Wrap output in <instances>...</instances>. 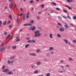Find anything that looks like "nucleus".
<instances>
[{
	"label": "nucleus",
	"mask_w": 76,
	"mask_h": 76,
	"mask_svg": "<svg viewBox=\"0 0 76 76\" xmlns=\"http://www.w3.org/2000/svg\"><path fill=\"white\" fill-rule=\"evenodd\" d=\"M58 18H59V19H60V20H61V19H62V18L61 17H60V16H58Z\"/></svg>",
	"instance_id": "nucleus-39"
},
{
	"label": "nucleus",
	"mask_w": 76,
	"mask_h": 76,
	"mask_svg": "<svg viewBox=\"0 0 76 76\" xmlns=\"http://www.w3.org/2000/svg\"><path fill=\"white\" fill-rule=\"evenodd\" d=\"M37 18L38 20L40 19V18L39 17V16H37Z\"/></svg>",
	"instance_id": "nucleus-47"
},
{
	"label": "nucleus",
	"mask_w": 76,
	"mask_h": 76,
	"mask_svg": "<svg viewBox=\"0 0 76 76\" xmlns=\"http://www.w3.org/2000/svg\"><path fill=\"white\" fill-rule=\"evenodd\" d=\"M29 18V15H27L26 16V18Z\"/></svg>",
	"instance_id": "nucleus-60"
},
{
	"label": "nucleus",
	"mask_w": 76,
	"mask_h": 76,
	"mask_svg": "<svg viewBox=\"0 0 76 76\" xmlns=\"http://www.w3.org/2000/svg\"><path fill=\"white\" fill-rule=\"evenodd\" d=\"M10 47H11L10 46H9L8 47V50H10Z\"/></svg>",
	"instance_id": "nucleus-51"
},
{
	"label": "nucleus",
	"mask_w": 76,
	"mask_h": 76,
	"mask_svg": "<svg viewBox=\"0 0 76 76\" xmlns=\"http://www.w3.org/2000/svg\"><path fill=\"white\" fill-rule=\"evenodd\" d=\"M14 61H15V60H13L11 62V64H13V62H14Z\"/></svg>",
	"instance_id": "nucleus-36"
},
{
	"label": "nucleus",
	"mask_w": 76,
	"mask_h": 76,
	"mask_svg": "<svg viewBox=\"0 0 76 76\" xmlns=\"http://www.w3.org/2000/svg\"><path fill=\"white\" fill-rule=\"evenodd\" d=\"M30 56H36L37 55L35 53H30Z\"/></svg>",
	"instance_id": "nucleus-6"
},
{
	"label": "nucleus",
	"mask_w": 76,
	"mask_h": 76,
	"mask_svg": "<svg viewBox=\"0 0 76 76\" xmlns=\"http://www.w3.org/2000/svg\"><path fill=\"white\" fill-rule=\"evenodd\" d=\"M3 25H6V22L4 21L3 23Z\"/></svg>",
	"instance_id": "nucleus-22"
},
{
	"label": "nucleus",
	"mask_w": 76,
	"mask_h": 76,
	"mask_svg": "<svg viewBox=\"0 0 76 76\" xmlns=\"http://www.w3.org/2000/svg\"><path fill=\"white\" fill-rule=\"evenodd\" d=\"M29 30H32V27H30L28 28Z\"/></svg>",
	"instance_id": "nucleus-48"
},
{
	"label": "nucleus",
	"mask_w": 76,
	"mask_h": 76,
	"mask_svg": "<svg viewBox=\"0 0 76 76\" xmlns=\"http://www.w3.org/2000/svg\"><path fill=\"white\" fill-rule=\"evenodd\" d=\"M57 36L58 38H61V35L60 34H57Z\"/></svg>",
	"instance_id": "nucleus-13"
},
{
	"label": "nucleus",
	"mask_w": 76,
	"mask_h": 76,
	"mask_svg": "<svg viewBox=\"0 0 76 76\" xmlns=\"http://www.w3.org/2000/svg\"><path fill=\"white\" fill-rule=\"evenodd\" d=\"M9 18H10V19L12 20V15L11 14H10L9 16Z\"/></svg>",
	"instance_id": "nucleus-18"
},
{
	"label": "nucleus",
	"mask_w": 76,
	"mask_h": 76,
	"mask_svg": "<svg viewBox=\"0 0 76 76\" xmlns=\"http://www.w3.org/2000/svg\"><path fill=\"white\" fill-rule=\"evenodd\" d=\"M2 24V22L1 21V20L0 21V25H1Z\"/></svg>",
	"instance_id": "nucleus-55"
},
{
	"label": "nucleus",
	"mask_w": 76,
	"mask_h": 76,
	"mask_svg": "<svg viewBox=\"0 0 76 76\" xmlns=\"http://www.w3.org/2000/svg\"><path fill=\"white\" fill-rule=\"evenodd\" d=\"M50 50V51H51L52 50H54V49L53 47H50L49 49Z\"/></svg>",
	"instance_id": "nucleus-11"
},
{
	"label": "nucleus",
	"mask_w": 76,
	"mask_h": 76,
	"mask_svg": "<svg viewBox=\"0 0 76 76\" xmlns=\"http://www.w3.org/2000/svg\"><path fill=\"white\" fill-rule=\"evenodd\" d=\"M34 34H35V37H40L41 35V34L39 33V31L37 30L35 31L34 32Z\"/></svg>",
	"instance_id": "nucleus-1"
},
{
	"label": "nucleus",
	"mask_w": 76,
	"mask_h": 76,
	"mask_svg": "<svg viewBox=\"0 0 76 76\" xmlns=\"http://www.w3.org/2000/svg\"><path fill=\"white\" fill-rule=\"evenodd\" d=\"M51 3L52 4H53L54 6H56L57 5V4L56 3H54L53 2H52Z\"/></svg>",
	"instance_id": "nucleus-19"
},
{
	"label": "nucleus",
	"mask_w": 76,
	"mask_h": 76,
	"mask_svg": "<svg viewBox=\"0 0 76 76\" xmlns=\"http://www.w3.org/2000/svg\"><path fill=\"white\" fill-rule=\"evenodd\" d=\"M23 26H32V24L31 23H30V24H28V23L24 24L23 25Z\"/></svg>",
	"instance_id": "nucleus-2"
},
{
	"label": "nucleus",
	"mask_w": 76,
	"mask_h": 76,
	"mask_svg": "<svg viewBox=\"0 0 76 76\" xmlns=\"http://www.w3.org/2000/svg\"><path fill=\"white\" fill-rule=\"evenodd\" d=\"M63 11H64V12H65V13H67V11L64 10H63Z\"/></svg>",
	"instance_id": "nucleus-43"
},
{
	"label": "nucleus",
	"mask_w": 76,
	"mask_h": 76,
	"mask_svg": "<svg viewBox=\"0 0 76 76\" xmlns=\"http://www.w3.org/2000/svg\"><path fill=\"white\" fill-rule=\"evenodd\" d=\"M8 33L7 32H5L4 33V35H7V34Z\"/></svg>",
	"instance_id": "nucleus-26"
},
{
	"label": "nucleus",
	"mask_w": 76,
	"mask_h": 76,
	"mask_svg": "<svg viewBox=\"0 0 76 76\" xmlns=\"http://www.w3.org/2000/svg\"><path fill=\"white\" fill-rule=\"evenodd\" d=\"M42 13V12H39L38 13V14L39 15H40V14H41Z\"/></svg>",
	"instance_id": "nucleus-62"
},
{
	"label": "nucleus",
	"mask_w": 76,
	"mask_h": 76,
	"mask_svg": "<svg viewBox=\"0 0 76 76\" xmlns=\"http://www.w3.org/2000/svg\"><path fill=\"white\" fill-rule=\"evenodd\" d=\"M9 7L10 9H12L13 7V4L12 3H11L9 5Z\"/></svg>",
	"instance_id": "nucleus-3"
},
{
	"label": "nucleus",
	"mask_w": 76,
	"mask_h": 76,
	"mask_svg": "<svg viewBox=\"0 0 76 76\" xmlns=\"http://www.w3.org/2000/svg\"><path fill=\"white\" fill-rule=\"evenodd\" d=\"M10 63H11V62L10 61V60H9L7 61V63L8 64H10Z\"/></svg>",
	"instance_id": "nucleus-25"
},
{
	"label": "nucleus",
	"mask_w": 76,
	"mask_h": 76,
	"mask_svg": "<svg viewBox=\"0 0 76 76\" xmlns=\"http://www.w3.org/2000/svg\"><path fill=\"white\" fill-rule=\"evenodd\" d=\"M28 46H29V44H27L25 45V47L27 48Z\"/></svg>",
	"instance_id": "nucleus-32"
},
{
	"label": "nucleus",
	"mask_w": 76,
	"mask_h": 76,
	"mask_svg": "<svg viewBox=\"0 0 76 76\" xmlns=\"http://www.w3.org/2000/svg\"><path fill=\"white\" fill-rule=\"evenodd\" d=\"M41 64V62H40V61H38L36 63V64L37 66H39V65H40Z\"/></svg>",
	"instance_id": "nucleus-8"
},
{
	"label": "nucleus",
	"mask_w": 76,
	"mask_h": 76,
	"mask_svg": "<svg viewBox=\"0 0 76 76\" xmlns=\"http://www.w3.org/2000/svg\"><path fill=\"white\" fill-rule=\"evenodd\" d=\"M59 30L60 31H61V32H63V31H64V29L62 28H60L59 29Z\"/></svg>",
	"instance_id": "nucleus-10"
},
{
	"label": "nucleus",
	"mask_w": 76,
	"mask_h": 76,
	"mask_svg": "<svg viewBox=\"0 0 76 76\" xmlns=\"http://www.w3.org/2000/svg\"><path fill=\"white\" fill-rule=\"evenodd\" d=\"M62 17L64 18H65V19H67V18L66 17H64V16H62Z\"/></svg>",
	"instance_id": "nucleus-50"
},
{
	"label": "nucleus",
	"mask_w": 76,
	"mask_h": 76,
	"mask_svg": "<svg viewBox=\"0 0 76 76\" xmlns=\"http://www.w3.org/2000/svg\"><path fill=\"white\" fill-rule=\"evenodd\" d=\"M50 38H53V34L52 33L50 34Z\"/></svg>",
	"instance_id": "nucleus-14"
},
{
	"label": "nucleus",
	"mask_w": 76,
	"mask_h": 76,
	"mask_svg": "<svg viewBox=\"0 0 76 76\" xmlns=\"http://www.w3.org/2000/svg\"><path fill=\"white\" fill-rule=\"evenodd\" d=\"M7 6H6L5 7L4 9H5V10L7 9Z\"/></svg>",
	"instance_id": "nucleus-63"
},
{
	"label": "nucleus",
	"mask_w": 76,
	"mask_h": 76,
	"mask_svg": "<svg viewBox=\"0 0 76 76\" xmlns=\"http://www.w3.org/2000/svg\"><path fill=\"white\" fill-rule=\"evenodd\" d=\"M73 19H76V16H74L73 17Z\"/></svg>",
	"instance_id": "nucleus-34"
},
{
	"label": "nucleus",
	"mask_w": 76,
	"mask_h": 76,
	"mask_svg": "<svg viewBox=\"0 0 76 76\" xmlns=\"http://www.w3.org/2000/svg\"><path fill=\"white\" fill-rule=\"evenodd\" d=\"M34 2V1L33 0H31L30 1V3H32Z\"/></svg>",
	"instance_id": "nucleus-45"
},
{
	"label": "nucleus",
	"mask_w": 76,
	"mask_h": 76,
	"mask_svg": "<svg viewBox=\"0 0 76 76\" xmlns=\"http://www.w3.org/2000/svg\"><path fill=\"white\" fill-rule=\"evenodd\" d=\"M15 58V56H12L10 58V60H13V59H14Z\"/></svg>",
	"instance_id": "nucleus-12"
},
{
	"label": "nucleus",
	"mask_w": 76,
	"mask_h": 76,
	"mask_svg": "<svg viewBox=\"0 0 76 76\" xmlns=\"http://www.w3.org/2000/svg\"><path fill=\"white\" fill-rule=\"evenodd\" d=\"M12 48L13 49H16V46H13Z\"/></svg>",
	"instance_id": "nucleus-24"
},
{
	"label": "nucleus",
	"mask_w": 76,
	"mask_h": 76,
	"mask_svg": "<svg viewBox=\"0 0 76 76\" xmlns=\"http://www.w3.org/2000/svg\"><path fill=\"white\" fill-rule=\"evenodd\" d=\"M73 42L74 43H76V41L75 40H74L73 41Z\"/></svg>",
	"instance_id": "nucleus-42"
},
{
	"label": "nucleus",
	"mask_w": 76,
	"mask_h": 76,
	"mask_svg": "<svg viewBox=\"0 0 76 76\" xmlns=\"http://www.w3.org/2000/svg\"><path fill=\"white\" fill-rule=\"evenodd\" d=\"M64 26L66 28H69V26L67 25V23H65V25H64Z\"/></svg>",
	"instance_id": "nucleus-7"
},
{
	"label": "nucleus",
	"mask_w": 76,
	"mask_h": 76,
	"mask_svg": "<svg viewBox=\"0 0 76 76\" xmlns=\"http://www.w3.org/2000/svg\"><path fill=\"white\" fill-rule=\"evenodd\" d=\"M34 73H38V70H36L34 72Z\"/></svg>",
	"instance_id": "nucleus-31"
},
{
	"label": "nucleus",
	"mask_w": 76,
	"mask_h": 76,
	"mask_svg": "<svg viewBox=\"0 0 76 76\" xmlns=\"http://www.w3.org/2000/svg\"><path fill=\"white\" fill-rule=\"evenodd\" d=\"M20 41V39H18L17 40H16V42H18V41Z\"/></svg>",
	"instance_id": "nucleus-30"
},
{
	"label": "nucleus",
	"mask_w": 76,
	"mask_h": 76,
	"mask_svg": "<svg viewBox=\"0 0 76 76\" xmlns=\"http://www.w3.org/2000/svg\"><path fill=\"white\" fill-rule=\"evenodd\" d=\"M67 2H69V3H70V2H72L73 1L72 0H67Z\"/></svg>",
	"instance_id": "nucleus-17"
},
{
	"label": "nucleus",
	"mask_w": 76,
	"mask_h": 76,
	"mask_svg": "<svg viewBox=\"0 0 76 76\" xmlns=\"http://www.w3.org/2000/svg\"><path fill=\"white\" fill-rule=\"evenodd\" d=\"M4 67H5V66H3L2 67V69H4Z\"/></svg>",
	"instance_id": "nucleus-54"
},
{
	"label": "nucleus",
	"mask_w": 76,
	"mask_h": 76,
	"mask_svg": "<svg viewBox=\"0 0 76 76\" xmlns=\"http://www.w3.org/2000/svg\"><path fill=\"white\" fill-rule=\"evenodd\" d=\"M9 42V41H7L6 43H5V45H6L7 43Z\"/></svg>",
	"instance_id": "nucleus-53"
},
{
	"label": "nucleus",
	"mask_w": 76,
	"mask_h": 76,
	"mask_svg": "<svg viewBox=\"0 0 76 76\" xmlns=\"http://www.w3.org/2000/svg\"><path fill=\"white\" fill-rule=\"evenodd\" d=\"M70 25H71L72 26H75V25H74L72 23H71Z\"/></svg>",
	"instance_id": "nucleus-46"
},
{
	"label": "nucleus",
	"mask_w": 76,
	"mask_h": 76,
	"mask_svg": "<svg viewBox=\"0 0 76 76\" xmlns=\"http://www.w3.org/2000/svg\"><path fill=\"white\" fill-rule=\"evenodd\" d=\"M46 55L47 56H51V53H47L46 54Z\"/></svg>",
	"instance_id": "nucleus-20"
},
{
	"label": "nucleus",
	"mask_w": 76,
	"mask_h": 76,
	"mask_svg": "<svg viewBox=\"0 0 76 76\" xmlns=\"http://www.w3.org/2000/svg\"><path fill=\"white\" fill-rule=\"evenodd\" d=\"M8 1L10 2H12V0H8Z\"/></svg>",
	"instance_id": "nucleus-58"
},
{
	"label": "nucleus",
	"mask_w": 76,
	"mask_h": 76,
	"mask_svg": "<svg viewBox=\"0 0 76 76\" xmlns=\"http://www.w3.org/2000/svg\"><path fill=\"white\" fill-rule=\"evenodd\" d=\"M3 45H4V43H2L1 45V47H3Z\"/></svg>",
	"instance_id": "nucleus-27"
},
{
	"label": "nucleus",
	"mask_w": 76,
	"mask_h": 76,
	"mask_svg": "<svg viewBox=\"0 0 76 76\" xmlns=\"http://www.w3.org/2000/svg\"><path fill=\"white\" fill-rule=\"evenodd\" d=\"M6 48V47H4V48H1L0 49V52H1V51H4Z\"/></svg>",
	"instance_id": "nucleus-4"
},
{
	"label": "nucleus",
	"mask_w": 76,
	"mask_h": 76,
	"mask_svg": "<svg viewBox=\"0 0 76 76\" xmlns=\"http://www.w3.org/2000/svg\"><path fill=\"white\" fill-rule=\"evenodd\" d=\"M35 26H33L32 27H31V29H32V31H34V30H35Z\"/></svg>",
	"instance_id": "nucleus-9"
},
{
	"label": "nucleus",
	"mask_w": 76,
	"mask_h": 76,
	"mask_svg": "<svg viewBox=\"0 0 76 76\" xmlns=\"http://www.w3.org/2000/svg\"><path fill=\"white\" fill-rule=\"evenodd\" d=\"M34 21H33V20H32L30 22L31 23H34Z\"/></svg>",
	"instance_id": "nucleus-35"
},
{
	"label": "nucleus",
	"mask_w": 76,
	"mask_h": 76,
	"mask_svg": "<svg viewBox=\"0 0 76 76\" xmlns=\"http://www.w3.org/2000/svg\"><path fill=\"white\" fill-rule=\"evenodd\" d=\"M23 30L22 29H20V31H19V32H20Z\"/></svg>",
	"instance_id": "nucleus-57"
},
{
	"label": "nucleus",
	"mask_w": 76,
	"mask_h": 76,
	"mask_svg": "<svg viewBox=\"0 0 76 76\" xmlns=\"http://www.w3.org/2000/svg\"><path fill=\"white\" fill-rule=\"evenodd\" d=\"M14 7H17L16 4H15L14 5Z\"/></svg>",
	"instance_id": "nucleus-61"
},
{
	"label": "nucleus",
	"mask_w": 76,
	"mask_h": 76,
	"mask_svg": "<svg viewBox=\"0 0 76 76\" xmlns=\"http://www.w3.org/2000/svg\"><path fill=\"white\" fill-rule=\"evenodd\" d=\"M2 72H9V70L7 69H5L3 70Z\"/></svg>",
	"instance_id": "nucleus-5"
},
{
	"label": "nucleus",
	"mask_w": 76,
	"mask_h": 76,
	"mask_svg": "<svg viewBox=\"0 0 76 76\" xmlns=\"http://www.w3.org/2000/svg\"><path fill=\"white\" fill-rule=\"evenodd\" d=\"M31 42H35L36 41L34 39H32L31 40Z\"/></svg>",
	"instance_id": "nucleus-29"
},
{
	"label": "nucleus",
	"mask_w": 76,
	"mask_h": 76,
	"mask_svg": "<svg viewBox=\"0 0 76 76\" xmlns=\"http://www.w3.org/2000/svg\"><path fill=\"white\" fill-rule=\"evenodd\" d=\"M69 61H72L73 60V59L72 58H69Z\"/></svg>",
	"instance_id": "nucleus-23"
},
{
	"label": "nucleus",
	"mask_w": 76,
	"mask_h": 76,
	"mask_svg": "<svg viewBox=\"0 0 76 76\" xmlns=\"http://www.w3.org/2000/svg\"><path fill=\"white\" fill-rule=\"evenodd\" d=\"M56 9L57 10H59L60 8H56Z\"/></svg>",
	"instance_id": "nucleus-49"
},
{
	"label": "nucleus",
	"mask_w": 76,
	"mask_h": 76,
	"mask_svg": "<svg viewBox=\"0 0 76 76\" xmlns=\"http://www.w3.org/2000/svg\"><path fill=\"white\" fill-rule=\"evenodd\" d=\"M19 19H18V18L17 19V23H18V22H19Z\"/></svg>",
	"instance_id": "nucleus-64"
},
{
	"label": "nucleus",
	"mask_w": 76,
	"mask_h": 76,
	"mask_svg": "<svg viewBox=\"0 0 76 76\" xmlns=\"http://www.w3.org/2000/svg\"><path fill=\"white\" fill-rule=\"evenodd\" d=\"M30 14V13L29 12H28L27 13V15H29V14Z\"/></svg>",
	"instance_id": "nucleus-52"
},
{
	"label": "nucleus",
	"mask_w": 76,
	"mask_h": 76,
	"mask_svg": "<svg viewBox=\"0 0 76 76\" xmlns=\"http://www.w3.org/2000/svg\"><path fill=\"white\" fill-rule=\"evenodd\" d=\"M67 17H68V18H69V19H71V18H70V16H67Z\"/></svg>",
	"instance_id": "nucleus-56"
},
{
	"label": "nucleus",
	"mask_w": 76,
	"mask_h": 76,
	"mask_svg": "<svg viewBox=\"0 0 76 76\" xmlns=\"http://www.w3.org/2000/svg\"><path fill=\"white\" fill-rule=\"evenodd\" d=\"M41 6L42 7V8H44V4H42L41 5Z\"/></svg>",
	"instance_id": "nucleus-40"
},
{
	"label": "nucleus",
	"mask_w": 76,
	"mask_h": 76,
	"mask_svg": "<svg viewBox=\"0 0 76 76\" xmlns=\"http://www.w3.org/2000/svg\"><path fill=\"white\" fill-rule=\"evenodd\" d=\"M58 25H59V26H61V24L60 23H58Z\"/></svg>",
	"instance_id": "nucleus-37"
},
{
	"label": "nucleus",
	"mask_w": 76,
	"mask_h": 76,
	"mask_svg": "<svg viewBox=\"0 0 76 76\" xmlns=\"http://www.w3.org/2000/svg\"><path fill=\"white\" fill-rule=\"evenodd\" d=\"M12 25H10L9 26V28H12Z\"/></svg>",
	"instance_id": "nucleus-38"
},
{
	"label": "nucleus",
	"mask_w": 76,
	"mask_h": 76,
	"mask_svg": "<svg viewBox=\"0 0 76 76\" xmlns=\"http://www.w3.org/2000/svg\"><path fill=\"white\" fill-rule=\"evenodd\" d=\"M10 34H9L8 36L6 38V39H7V38H9V37L10 36Z\"/></svg>",
	"instance_id": "nucleus-44"
},
{
	"label": "nucleus",
	"mask_w": 76,
	"mask_h": 76,
	"mask_svg": "<svg viewBox=\"0 0 76 76\" xmlns=\"http://www.w3.org/2000/svg\"><path fill=\"white\" fill-rule=\"evenodd\" d=\"M26 39L27 40H28L30 39V38L29 37H27Z\"/></svg>",
	"instance_id": "nucleus-59"
},
{
	"label": "nucleus",
	"mask_w": 76,
	"mask_h": 76,
	"mask_svg": "<svg viewBox=\"0 0 76 76\" xmlns=\"http://www.w3.org/2000/svg\"><path fill=\"white\" fill-rule=\"evenodd\" d=\"M8 75H12V74H13V73H12V71H10L9 72H8Z\"/></svg>",
	"instance_id": "nucleus-15"
},
{
	"label": "nucleus",
	"mask_w": 76,
	"mask_h": 76,
	"mask_svg": "<svg viewBox=\"0 0 76 76\" xmlns=\"http://www.w3.org/2000/svg\"><path fill=\"white\" fill-rule=\"evenodd\" d=\"M65 7H67V8H68V9H69V10H71V9H72V8H71L70 7H68L67 5H65Z\"/></svg>",
	"instance_id": "nucleus-16"
},
{
	"label": "nucleus",
	"mask_w": 76,
	"mask_h": 76,
	"mask_svg": "<svg viewBox=\"0 0 76 76\" xmlns=\"http://www.w3.org/2000/svg\"><path fill=\"white\" fill-rule=\"evenodd\" d=\"M40 51V49H37V53H38V52H39Z\"/></svg>",
	"instance_id": "nucleus-41"
},
{
	"label": "nucleus",
	"mask_w": 76,
	"mask_h": 76,
	"mask_svg": "<svg viewBox=\"0 0 76 76\" xmlns=\"http://www.w3.org/2000/svg\"><path fill=\"white\" fill-rule=\"evenodd\" d=\"M47 76H50V73H48L46 75Z\"/></svg>",
	"instance_id": "nucleus-33"
},
{
	"label": "nucleus",
	"mask_w": 76,
	"mask_h": 76,
	"mask_svg": "<svg viewBox=\"0 0 76 76\" xmlns=\"http://www.w3.org/2000/svg\"><path fill=\"white\" fill-rule=\"evenodd\" d=\"M64 41L65 42L66 44H67L68 43V41L66 39H64Z\"/></svg>",
	"instance_id": "nucleus-21"
},
{
	"label": "nucleus",
	"mask_w": 76,
	"mask_h": 76,
	"mask_svg": "<svg viewBox=\"0 0 76 76\" xmlns=\"http://www.w3.org/2000/svg\"><path fill=\"white\" fill-rule=\"evenodd\" d=\"M28 42H29V43H31V42H32V40H28Z\"/></svg>",
	"instance_id": "nucleus-28"
}]
</instances>
